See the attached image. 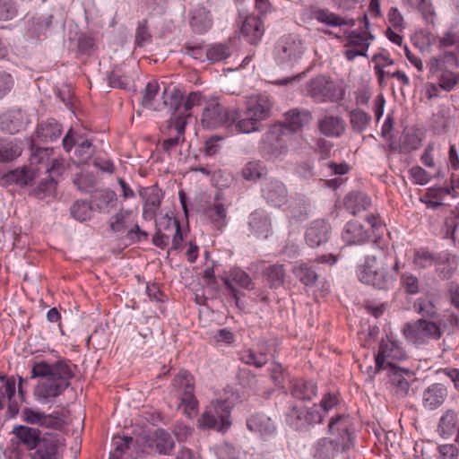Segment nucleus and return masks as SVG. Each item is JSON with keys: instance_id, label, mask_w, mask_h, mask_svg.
Returning a JSON list of instances; mask_svg holds the SVG:
<instances>
[{"instance_id": "1", "label": "nucleus", "mask_w": 459, "mask_h": 459, "mask_svg": "<svg viewBox=\"0 0 459 459\" xmlns=\"http://www.w3.org/2000/svg\"><path fill=\"white\" fill-rule=\"evenodd\" d=\"M31 377H45L36 387L34 394L38 402L48 403L67 388L73 372L71 367L65 362L48 364L42 361L33 366Z\"/></svg>"}, {"instance_id": "2", "label": "nucleus", "mask_w": 459, "mask_h": 459, "mask_svg": "<svg viewBox=\"0 0 459 459\" xmlns=\"http://www.w3.org/2000/svg\"><path fill=\"white\" fill-rule=\"evenodd\" d=\"M305 49L304 41L299 35L288 34L275 44L273 56L278 65L292 67L301 59Z\"/></svg>"}, {"instance_id": "3", "label": "nucleus", "mask_w": 459, "mask_h": 459, "mask_svg": "<svg viewBox=\"0 0 459 459\" xmlns=\"http://www.w3.org/2000/svg\"><path fill=\"white\" fill-rule=\"evenodd\" d=\"M359 280L379 290H386L393 279L388 275L386 268L376 255H367L363 264L358 268Z\"/></svg>"}, {"instance_id": "4", "label": "nucleus", "mask_w": 459, "mask_h": 459, "mask_svg": "<svg viewBox=\"0 0 459 459\" xmlns=\"http://www.w3.org/2000/svg\"><path fill=\"white\" fill-rule=\"evenodd\" d=\"M233 403L229 400L218 399L211 403L199 420L200 427L225 431L230 426V410Z\"/></svg>"}, {"instance_id": "5", "label": "nucleus", "mask_w": 459, "mask_h": 459, "mask_svg": "<svg viewBox=\"0 0 459 459\" xmlns=\"http://www.w3.org/2000/svg\"><path fill=\"white\" fill-rule=\"evenodd\" d=\"M172 385L176 396L180 401L179 407L183 408L187 417L192 418L196 413L198 404L194 395L193 377L182 370L174 377Z\"/></svg>"}, {"instance_id": "6", "label": "nucleus", "mask_w": 459, "mask_h": 459, "mask_svg": "<svg viewBox=\"0 0 459 459\" xmlns=\"http://www.w3.org/2000/svg\"><path fill=\"white\" fill-rule=\"evenodd\" d=\"M352 427V420L347 414H338L329 421V434L333 437L336 442L341 444L342 450L352 449L355 446V436Z\"/></svg>"}, {"instance_id": "7", "label": "nucleus", "mask_w": 459, "mask_h": 459, "mask_svg": "<svg viewBox=\"0 0 459 459\" xmlns=\"http://www.w3.org/2000/svg\"><path fill=\"white\" fill-rule=\"evenodd\" d=\"M403 331L406 340L414 342L426 339L437 341L443 333L440 325L426 319L407 323Z\"/></svg>"}, {"instance_id": "8", "label": "nucleus", "mask_w": 459, "mask_h": 459, "mask_svg": "<svg viewBox=\"0 0 459 459\" xmlns=\"http://www.w3.org/2000/svg\"><path fill=\"white\" fill-rule=\"evenodd\" d=\"M373 35L365 31L351 30L345 38L343 55L348 61H353L357 56H367Z\"/></svg>"}, {"instance_id": "9", "label": "nucleus", "mask_w": 459, "mask_h": 459, "mask_svg": "<svg viewBox=\"0 0 459 459\" xmlns=\"http://www.w3.org/2000/svg\"><path fill=\"white\" fill-rule=\"evenodd\" d=\"M237 117L232 110L227 109L218 102L210 103L203 111L202 125L207 128H217L221 126H232V121Z\"/></svg>"}, {"instance_id": "10", "label": "nucleus", "mask_w": 459, "mask_h": 459, "mask_svg": "<svg viewBox=\"0 0 459 459\" xmlns=\"http://www.w3.org/2000/svg\"><path fill=\"white\" fill-rule=\"evenodd\" d=\"M290 134L285 132L282 126L274 125L267 134V143L264 146L265 154L269 159H275L288 152Z\"/></svg>"}, {"instance_id": "11", "label": "nucleus", "mask_w": 459, "mask_h": 459, "mask_svg": "<svg viewBox=\"0 0 459 459\" xmlns=\"http://www.w3.org/2000/svg\"><path fill=\"white\" fill-rule=\"evenodd\" d=\"M307 88L308 95L317 102L338 100L334 83L324 75L311 79Z\"/></svg>"}, {"instance_id": "12", "label": "nucleus", "mask_w": 459, "mask_h": 459, "mask_svg": "<svg viewBox=\"0 0 459 459\" xmlns=\"http://www.w3.org/2000/svg\"><path fill=\"white\" fill-rule=\"evenodd\" d=\"M222 281L230 296L234 299L238 307L239 306L240 291L232 283L235 282L240 288L247 290L255 289V282L252 281L249 274L240 268L230 270L229 274L222 278Z\"/></svg>"}, {"instance_id": "13", "label": "nucleus", "mask_w": 459, "mask_h": 459, "mask_svg": "<svg viewBox=\"0 0 459 459\" xmlns=\"http://www.w3.org/2000/svg\"><path fill=\"white\" fill-rule=\"evenodd\" d=\"M261 192L265 202L271 206L279 208L288 201V189L279 179L265 180L262 185Z\"/></svg>"}, {"instance_id": "14", "label": "nucleus", "mask_w": 459, "mask_h": 459, "mask_svg": "<svg viewBox=\"0 0 459 459\" xmlns=\"http://www.w3.org/2000/svg\"><path fill=\"white\" fill-rule=\"evenodd\" d=\"M376 362V372L394 368H397L395 363L406 359V353L402 346H379L377 352L374 353Z\"/></svg>"}, {"instance_id": "15", "label": "nucleus", "mask_w": 459, "mask_h": 459, "mask_svg": "<svg viewBox=\"0 0 459 459\" xmlns=\"http://www.w3.org/2000/svg\"><path fill=\"white\" fill-rule=\"evenodd\" d=\"M30 123L28 115L22 109H11L0 116V127L11 134L23 130Z\"/></svg>"}, {"instance_id": "16", "label": "nucleus", "mask_w": 459, "mask_h": 459, "mask_svg": "<svg viewBox=\"0 0 459 459\" xmlns=\"http://www.w3.org/2000/svg\"><path fill=\"white\" fill-rule=\"evenodd\" d=\"M205 4L209 8L212 7V0H206ZM204 4V3L195 8L190 20V25L193 30L198 34L206 32L212 25L211 12Z\"/></svg>"}, {"instance_id": "17", "label": "nucleus", "mask_w": 459, "mask_h": 459, "mask_svg": "<svg viewBox=\"0 0 459 459\" xmlns=\"http://www.w3.org/2000/svg\"><path fill=\"white\" fill-rule=\"evenodd\" d=\"M450 66L459 67L458 56L454 51L446 50L437 56H433L427 63L429 72L432 75L448 71Z\"/></svg>"}, {"instance_id": "18", "label": "nucleus", "mask_w": 459, "mask_h": 459, "mask_svg": "<svg viewBox=\"0 0 459 459\" xmlns=\"http://www.w3.org/2000/svg\"><path fill=\"white\" fill-rule=\"evenodd\" d=\"M247 429L263 438L273 437L276 432L275 422L263 413H255L247 420Z\"/></svg>"}, {"instance_id": "19", "label": "nucleus", "mask_w": 459, "mask_h": 459, "mask_svg": "<svg viewBox=\"0 0 459 459\" xmlns=\"http://www.w3.org/2000/svg\"><path fill=\"white\" fill-rule=\"evenodd\" d=\"M331 227L325 220L314 221L307 228L305 235L307 245L317 247L329 238Z\"/></svg>"}, {"instance_id": "20", "label": "nucleus", "mask_w": 459, "mask_h": 459, "mask_svg": "<svg viewBox=\"0 0 459 459\" xmlns=\"http://www.w3.org/2000/svg\"><path fill=\"white\" fill-rule=\"evenodd\" d=\"M342 238L347 245H362L369 239L368 230L358 221H348L342 230Z\"/></svg>"}, {"instance_id": "21", "label": "nucleus", "mask_w": 459, "mask_h": 459, "mask_svg": "<svg viewBox=\"0 0 459 459\" xmlns=\"http://www.w3.org/2000/svg\"><path fill=\"white\" fill-rule=\"evenodd\" d=\"M284 116L285 122L281 126L285 132H288L290 135L308 125L312 119L310 111L307 109L292 108L287 111Z\"/></svg>"}, {"instance_id": "22", "label": "nucleus", "mask_w": 459, "mask_h": 459, "mask_svg": "<svg viewBox=\"0 0 459 459\" xmlns=\"http://www.w3.org/2000/svg\"><path fill=\"white\" fill-rule=\"evenodd\" d=\"M447 396V390L442 384H433L423 391L422 406L428 411L439 408Z\"/></svg>"}, {"instance_id": "23", "label": "nucleus", "mask_w": 459, "mask_h": 459, "mask_svg": "<svg viewBox=\"0 0 459 459\" xmlns=\"http://www.w3.org/2000/svg\"><path fill=\"white\" fill-rule=\"evenodd\" d=\"M247 114L264 121L270 117L272 103L265 95H255L249 97L246 101Z\"/></svg>"}, {"instance_id": "24", "label": "nucleus", "mask_w": 459, "mask_h": 459, "mask_svg": "<svg viewBox=\"0 0 459 459\" xmlns=\"http://www.w3.org/2000/svg\"><path fill=\"white\" fill-rule=\"evenodd\" d=\"M157 230L163 234L170 235L172 238V247L171 249L178 250L181 247L183 241V235L181 231V227L178 221L175 218H171L169 216L161 217L159 221L156 223Z\"/></svg>"}, {"instance_id": "25", "label": "nucleus", "mask_w": 459, "mask_h": 459, "mask_svg": "<svg viewBox=\"0 0 459 459\" xmlns=\"http://www.w3.org/2000/svg\"><path fill=\"white\" fill-rule=\"evenodd\" d=\"M286 212L290 221L295 222L307 219L310 211L308 200L303 195H296L287 201Z\"/></svg>"}, {"instance_id": "26", "label": "nucleus", "mask_w": 459, "mask_h": 459, "mask_svg": "<svg viewBox=\"0 0 459 459\" xmlns=\"http://www.w3.org/2000/svg\"><path fill=\"white\" fill-rule=\"evenodd\" d=\"M141 195L144 198V205L143 210V217L146 221H151L156 216V212L160 208L162 195L160 190L155 187L145 189Z\"/></svg>"}, {"instance_id": "27", "label": "nucleus", "mask_w": 459, "mask_h": 459, "mask_svg": "<svg viewBox=\"0 0 459 459\" xmlns=\"http://www.w3.org/2000/svg\"><path fill=\"white\" fill-rule=\"evenodd\" d=\"M232 114H236L237 116L232 121V125H235L236 130L238 133L250 134L261 130V121L247 114V109L244 112L234 109L232 110Z\"/></svg>"}, {"instance_id": "28", "label": "nucleus", "mask_w": 459, "mask_h": 459, "mask_svg": "<svg viewBox=\"0 0 459 459\" xmlns=\"http://www.w3.org/2000/svg\"><path fill=\"white\" fill-rule=\"evenodd\" d=\"M390 380L396 388V394L400 396H406L410 392V381L413 378V373L409 369L394 368L390 371Z\"/></svg>"}, {"instance_id": "29", "label": "nucleus", "mask_w": 459, "mask_h": 459, "mask_svg": "<svg viewBox=\"0 0 459 459\" xmlns=\"http://www.w3.org/2000/svg\"><path fill=\"white\" fill-rule=\"evenodd\" d=\"M310 15L312 19L316 20L318 22L324 23L330 27H341L343 25L353 26L354 21L341 17L327 9L311 8Z\"/></svg>"}, {"instance_id": "30", "label": "nucleus", "mask_w": 459, "mask_h": 459, "mask_svg": "<svg viewBox=\"0 0 459 459\" xmlns=\"http://www.w3.org/2000/svg\"><path fill=\"white\" fill-rule=\"evenodd\" d=\"M13 433L19 439L20 443L25 446L29 450L37 448L38 445L42 440L40 437L41 431L35 428L19 425L13 428Z\"/></svg>"}, {"instance_id": "31", "label": "nucleus", "mask_w": 459, "mask_h": 459, "mask_svg": "<svg viewBox=\"0 0 459 459\" xmlns=\"http://www.w3.org/2000/svg\"><path fill=\"white\" fill-rule=\"evenodd\" d=\"M248 224L250 230L257 237L267 238L271 230V220L263 210H255L249 216Z\"/></svg>"}, {"instance_id": "32", "label": "nucleus", "mask_w": 459, "mask_h": 459, "mask_svg": "<svg viewBox=\"0 0 459 459\" xmlns=\"http://www.w3.org/2000/svg\"><path fill=\"white\" fill-rule=\"evenodd\" d=\"M241 33L250 44L256 45L264 34L261 19L257 16L247 17L241 27Z\"/></svg>"}, {"instance_id": "33", "label": "nucleus", "mask_w": 459, "mask_h": 459, "mask_svg": "<svg viewBox=\"0 0 459 459\" xmlns=\"http://www.w3.org/2000/svg\"><path fill=\"white\" fill-rule=\"evenodd\" d=\"M438 435L443 438H449L459 431L458 414L453 410H447L441 416L437 429Z\"/></svg>"}, {"instance_id": "34", "label": "nucleus", "mask_w": 459, "mask_h": 459, "mask_svg": "<svg viewBox=\"0 0 459 459\" xmlns=\"http://www.w3.org/2000/svg\"><path fill=\"white\" fill-rule=\"evenodd\" d=\"M342 450L341 444L334 438H321L317 441L314 448V456L318 459H332L339 453L347 452Z\"/></svg>"}, {"instance_id": "35", "label": "nucleus", "mask_w": 459, "mask_h": 459, "mask_svg": "<svg viewBox=\"0 0 459 459\" xmlns=\"http://www.w3.org/2000/svg\"><path fill=\"white\" fill-rule=\"evenodd\" d=\"M186 121L184 117H170L169 122V129L176 132L175 135L165 139L162 143V147L165 151L169 152L184 140L183 135L185 134Z\"/></svg>"}, {"instance_id": "36", "label": "nucleus", "mask_w": 459, "mask_h": 459, "mask_svg": "<svg viewBox=\"0 0 459 459\" xmlns=\"http://www.w3.org/2000/svg\"><path fill=\"white\" fill-rule=\"evenodd\" d=\"M30 459H57L58 443L54 437H42Z\"/></svg>"}, {"instance_id": "37", "label": "nucleus", "mask_w": 459, "mask_h": 459, "mask_svg": "<svg viewBox=\"0 0 459 459\" xmlns=\"http://www.w3.org/2000/svg\"><path fill=\"white\" fill-rule=\"evenodd\" d=\"M240 359L257 368L264 366L268 361V354L263 346H252L245 348L239 353Z\"/></svg>"}, {"instance_id": "38", "label": "nucleus", "mask_w": 459, "mask_h": 459, "mask_svg": "<svg viewBox=\"0 0 459 459\" xmlns=\"http://www.w3.org/2000/svg\"><path fill=\"white\" fill-rule=\"evenodd\" d=\"M291 394L300 400H311L316 394V385L303 379H289Z\"/></svg>"}, {"instance_id": "39", "label": "nucleus", "mask_w": 459, "mask_h": 459, "mask_svg": "<svg viewBox=\"0 0 459 459\" xmlns=\"http://www.w3.org/2000/svg\"><path fill=\"white\" fill-rule=\"evenodd\" d=\"M61 133V125L54 118H49L38 126L35 134L40 141L48 142L56 140Z\"/></svg>"}, {"instance_id": "40", "label": "nucleus", "mask_w": 459, "mask_h": 459, "mask_svg": "<svg viewBox=\"0 0 459 459\" xmlns=\"http://www.w3.org/2000/svg\"><path fill=\"white\" fill-rule=\"evenodd\" d=\"M321 133L329 137H338L344 132V123L339 117L325 116L318 122Z\"/></svg>"}, {"instance_id": "41", "label": "nucleus", "mask_w": 459, "mask_h": 459, "mask_svg": "<svg viewBox=\"0 0 459 459\" xmlns=\"http://www.w3.org/2000/svg\"><path fill=\"white\" fill-rule=\"evenodd\" d=\"M370 204V198L362 192L350 193L344 199L346 209L353 216L357 215L360 211L366 210Z\"/></svg>"}, {"instance_id": "42", "label": "nucleus", "mask_w": 459, "mask_h": 459, "mask_svg": "<svg viewBox=\"0 0 459 459\" xmlns=\"http://www.w3.org/2000/svg\"><path fill=\"white\" fill-rule=\"evenodd\" d=\"M162 105L169 108L171 112V117L174 114L178 115L181 111V104L183 102V95L176 87H165L162 92Z\"/></svg>"}, {"instance_id": "43", "label": "nucleus", "mask_w": 459, "mask_h": 459, "mask_svg": "<svg viewBox=\"0 0 459 459\" xmlns=\"http://www.w3.org/2000/svg\"><path fill=\"white\" fill-rule=\"evenodd\" d=\"M232 54L230 42H217L211 44L206 48V60L211 63L222 62Z\"/></svg>"}, {"instance_id": "44", "label": "nucleus", "mask_w": 459, "mask_h": 459, "mask_svg": "<svg viewBox=\"0 0 459 459\" xmlns=\"http://www.w3.org/2000/svg\"><path fill=\"white\" fill-rule=\"evenodd\" d=\"M35 178L34 172L26 167L13 169L4 175L3 179L7 184H15L20 186H26Z\"/></svg>"}, {"instance_id": "45", "label": "nucleus", "mask_w": 459, "mask_h": 459, "mask_svg": "<svg viewBox=\"0 0 459 459\" xmlns=\"http://www.w3.org/2000/svg\"><path fill=\"white\" fill-rule=\"evenodd\" d=\"M286 271L283 264H274L263 271V275L271 289L281 287L285 279Z\"/></svg>"}, {"instance_id": "46", "label": "nucleus", "mask_w": 459, "mask_h": 459, "mask_svg": "<svg viewBox=\"0 0 459 459\" xmlns=\"http://www.w3.org/2000/svg\"><path fill=\"white\" fill-rule=\"evenodd\" d=\"M22 152V148L16 140H0V163H7L17 159Z\"/></svg>"}, {"instance_id": "47", "label": "nucleus", "mask_w": 459, "mask_h": 459, "mask_svg": "<svg viewBox=\"0 0 459 459\" xmlns=\"http://www.w3.org/2000/svg\"><path fill=\"white\" fill-rule=\"evenodd\" d=\"M286 421L290 427L299 431H307L310 429L305 408H290L287 413Z\"/></svg>"}, {"instance_id": "48", "label": "nucleus", "mask_w": 459, "mask_h": 459, "mask_svg": "<svg viewBox=\"0 0 459 459\" xmlns=\"http://www.w3.org/2000/svg\"><path fill=\"white\" fill-rule=\"evenodd\" d=\"M292 273L306 286H313L318 279V274L314 266L304 262L294 265Z\"/></svg>"}, {"instance_id": "49", "label": "nucleus", "mask_w": 459, "mask_h": 459, "mask_svg": "<svg viewBox=\"0 0 459 459\" xmlns=\"http://www.w3.org/2000/svg\"><path fill=\"white\" fill-rule=\"evenodd\" d=\"M413 265L417 269H427L439 263V258L429 249L421 247L414 251Z\"/></svg>"}, {"instance_id": "50", "label": "nucleus", "mask_w": 459, "mask_h": 459, "mask_svg": "<svg viewBox=\"0 0 459 459\" xmlns=\"http://www.w3.org/2000/svg\"><path fill=\"white\" fill-rule=\"evenodd\" d=\"M437 47L439 48H459V28L455 25L450 26L437 37Z\"/></svg>"}, {"instance_id": "51", "label": "nucleus", "mask_w": 459, "mask_h": 459, "mask_svg": "<svg viewBox=\"0 0 459 459\" xmlns=\"http://www.w3.org/2000/svg\"><path fill=\"white\" fill-rule=\"evenodd\" d=\"M159 91H160V84H159L158 81H156V80L150 81L146 84V86L143 91L142 105L147 108H152L154 110L160 109L158 107H156L154 105V99H155L156 95L159 93Z\"/></svg>"}, {"instance_id": "52", "label": "nucleus", "mask_w": 459, "mask_h": 459, "mask_svg": "<svg viewBox=\"0 0 459 459\" xmlns=\"http://www.w3.org/2000/svg\"><path fill=\"white\" fill-rule=\"evenodd\" d=\"M51 22L40 17H33L28 20L27 34L33 39H39L40 35L43 34L49 27Z\"/></svg>"}, {"instance_id": "53", "label": "nucleus", "mask_w": 459, "mask_h": 459, "mask_svg": "<svg viewBox=\"0 0 459 459\" xmlns=\"http://www.w3.org/2000/svg\"><path fill=\"white\" fill-rule=\"evenodd\" d=\"M350 120L352 129L361 133L366 129L371 121V117L361 109H355L350 112Z\"/></svg>"}, {"instance_id": "54", "label": "nucleus", "mask_w": 459, "mask_h": 459, "mask_svg": "<svg viewBox=\"0 0 459 459\" xmlns=\"http://www.w3.org/2000/svg\"><path fill=\"white\" fill-rule=\"evenodd\" d=\"M132 214V211L120 210L110 219V230L116 233L124 232L127 229V221Z\"/></svg>"}, {"instance_id": "55", "label": "nucleus", "mask_w": 459, "mask_h": 459, "mask_svg": "<svg viewBox=\"0 0 459 459\" xmlns=\"http://www.w3.org/2000/svg\"><path fill=\"white\" fill-rule=\"evenodd\" d=\"M56 189V181L51 177L42 179L33 189L35 196L43 199L55 194Z\"/></svg>"}, {"instance_id": "56", "label": "nucleus", "mask_w": 459, "mask_h": 459, "mask_svg": "<svg viewBox=\"0 0 459 459\" xmlns=\"http://www.w3.org/2000/svg\"><path fill=\"white\" fill-rule=\"evenodd\" d=\"M265 173L260 161H249L242 169V176L247 180L256 181Z\"/></svg>"}, {"instance_id": "57", "label": "nucleus", "mask_w": 459, "mask_h": 459, "mask_svg": "<svg viewBox=\"0 0 459 459\" xmlns=\"http://www.w3.org/2000/svg\"><path fill=\"white\" fill-rule=\"evenodd\" d=\"M202 100V95L198 92H191L187 98L181 104V111H179L178 115H175L173 117H184V121L186 122V119L190 117V110L193 107L200 105Z\"/></svg>"}, {"instance_id": "58", "label": "nucleus", "mask_w": 459, "mask_h": 459, "mask_svg": "<svg viewBox=\"0 0 459 459\" xmlns=\"http://www.w3.org/2000/svg\"><path fill=\"white\" fill-rule=\"evenodd\" d=\"M71 215L80 221H85L90 219L91 214V206L86 201H76L70 208Z\"/></svg>"}, {"instance_id": "59", "label": "nucleus", "mask_w": 459, "mask_h": 459, "mask_svg": "<svg viewBox=\"0 0 459 459\" xmlns=\"http://www.w3.org/2000/svg\"><path fill=\"white\" fill-rule=\"evenodd\" d=\"M437 78L438 86L446 91H451L459 83V74L451 70L439 74Z\"/></svg>"}, {"instance_id": "60", "label": "nucleus", "mask_w": 459, "mask_h": 459, "mask_svg": "<svg viewBox=\"0 0 459 459\" xmlns=\"http://www.w3.org/2000/svg\"><path fill=\"white\" fill-rule=\"evenodd\" d=\"M173 447L174 441L171 436L164 430H159L156 434V448L159 453L168 455Z\"/></svg>"}, {"instance_id": "61", "label": "nucleus", "mask_w": 459, "mask_h": 459, "mask_svg": "<svg viewBox=\"0 0 459 459\" xmlns=\"http://www.w3.org/2000/svg\"><path fill=\"white\" fill-rule=\"evenodd\" d=\"M18 15V6L14 0H0V22H8Z\"/></svg>"}, {"instance_id": "62", "label": "nucleus", "mask_w": 459, "mask_h": 459, "mask_svg": "<svg viewBox=\"0 0 459 459\" xmlns=\"http://www.w3.org/2000/svg\"><path fill=\"white\" fill-rule=\"evenodd\" d=\"M130 82V78L120 68L114 69L108 75V83L112 88L127 89Z\"/></svg>"}, {"instance_id": "63", "label": "nucleus", "mask_w": 459, "mask_h": 459, "mask_svg": "<svg viewBox=\"0 0 459 459\" xmlns=\"http://www.w3.org/2000/svg\"><path fill=\"white\" fill-rule=\"evenodd\" d=\"M152 34L149 31L147 20L139 22L135 31L134 42L137 47L143 48L152 41Z\"/></svg>"}, {"instance_id": "64", "label": "nucleus", "mask_w": 459, "mask_h": 459, "mask_svg": "<svg viewBox=\"0 0 459 459\" xmlns=\"http://www.w3.org/2000/svg\"><path fill=\"white\" fill-rule=\"evenodd\" d=\"M409 175L411 181L416 185L424 186L431 178L430 174L420 166H413L409 169Z\"/></svg>"}]
</instances>
